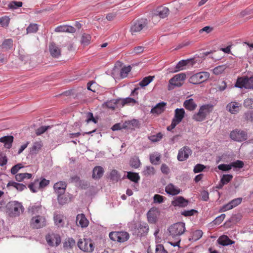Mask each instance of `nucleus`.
<instances>
[{"label":"nucleus","instance_id":"nucleus-22","mask_svg":"<svg viewBox=\"0 0 253 253\" xmlns=\"http://www.w3.org/2000/svg\"><path fill=\"white\" fill-rule=\"evenodd\" d=\"M49 50L51 55L53 57L58 58L61 55L60 48L54 43L49 45Z\"/></svg>","mask_w":253,"mask_h":253},{"label":"nucleus","instance_id":"nucleus-18","mask_svg":"<svg viewBox=\"0 0 253 253\" xmlns=\"http://www.w3.org/2000/svg\"><path fill=\"white\" fill-rule=\"evenodd\" d=\"M42 207L39 203H36L29 206L28 212L33 216L36 215H42Z\"/></svg>","mask_w":253,"mask_h":253},{"label":"nucleus","instance_id":"nucleus-47","mask_svg":"<svg viewBox=\"0 0 253 253\" xmlns=\"http://www.w3.org/2000/svg\"><path fill=\"white\" fill-rule=\"evenodd\" d=\"M91 36L89 34H84L82 35L81 43L84 45H87L90 43Z\"/></svg>","mask_w":253,"mask_h":253},{"label":"nucleus","instance_id":"nucleus-21","mask_svg":"<svg viewBox=\"0 0 253 253\" xmlns=\"http://www.w3.org/2000/svg\"><path fill=\"white\" fill-rule=\"evenodd\" d=\"M67 185L65 182L59 181L54 185V189L57 194H64Z\"/></svg>","mask_w":253,"mask_h":253},{"label":"nucleus","instance_id":"nucleus-33","mask_svg":"<svg viewBox=\"0 0 253 253\" xmlns=\"http://www.w3.org/2000/svg\"><path fill=\"white\" fill-rule=\"evenodd\" d=\"M42 146V142L36 141L33 143V146L30 149V154L32 155H36Z\"/></svg>","mask_w":253,"mask_h":253},{"label":"nucleus","instance_id":"nucleus-35","mask_svg":"<svg viewBox=\"0 0 253 253\" xmlns=\"http://www.w3.org/2000/svg\"><path fill=\"white\" fill-rule=\"evenodd\" d=\"M126 178L135 183H138L140 179L139 174L136 172L128 171L127 172Z\"/></svg>","mask_w":253,"mask_h":253},{"label":"nucleus","instance_id":"nucleus-60","mask_svg":"<svg viewBox=\"0 0 253 253\" xmlns=\"http://www.w3.org/2000/svg\"><path fill=\"white\" fill-rule=\"evenodd\" d=\"M22 168H23V166L20 163L15 165L11 169V173L12 174H15L19 171V170Z\"/></svg>","mask_w":253,"mask_h":253},{"label":"nucleus","instance_id":"nucleus-58","mask_svg":"<svg viewBox=\"0 0 253 253\" xmlns=\"http://www.w3.org/2000/svg\"><path fill=\"white\" fill-rule=\"evenodd\" d=\"M225 216L226 215L224 213L221 214L220 215L216 217L215 219L212 221V223L215 225L220 224L225 218Z\"/></svg>","mask_w":253,"mask_h":253},{"label":"nucleus","instance_id":"nucleus-15","mask_svg":"<svg viewBox=\"0 0 253 253\" xmlns=\"http://www.w3.org/2000/svg\"><path fill=\"white\" fill-rule=\"evenodd\" d=\"M191 154V150L188 147L184 146L179 150L177 159L179 161H184L187 160Z\"/></svg>","mask_w":253,"mask_h":253},{"label":"nucleus","instance_id":"nucleus-10","mask_svg":"<svg viewBox=\"0 0 253 253\" xmlns=\"http://www.w3.org/2000/svg\"><path fill=\"white\" fill-rule=\"evenodd\" d=\"M109 236L111 240L120 243L124 242L129 238L128 233L125 231L111 232L109 233Z\"/></svg>","mask_w":253,"mask_h":253},{"label":"nucleus","instance_id":"nucleus-27","mask_svg":"<svg viewBox=\"0 0 253 253\" xmlns=\"http://www.w3.org/2000/svg\"><path fill=\"white\" fill-rule=\"evenodd\" d=\"M239 103L237 102H231L226 106V109L231 114H235L239 111Z\"/></svg>","mask_w":253,"mask_h":253},{"label":"nucleus","instance_id":"nucleus-16","mask_svg":"<svg viewBox=\"0 0 253 253\" xmlns=\"http://www.w3.org/2000/svg\"><path fill=\"white\" fill-rule=\"evenodd\" d=\"M169 14V9L166 7H159L152 13V18L159 16L161 18H164Z\"/></svg>","mask_w":253,"mask_h":253},{"label":"nucleus","instance_id":"nucleus-14","mask_svg":"<svg viewBox=\"0 0 253 253\" xmlns=\"http://www.w3.org/2000/svg\"><path fill=\"white\" fill-rule=\"evenodd\" d=\"M185 114V110L183 108H176L174 111V115L172 121V126L177 125L182 120Z\"/></svg>","mask_w":253,"mask_h":253},{"label":"nucleus","instance_id":"nucleus-11","mask_svg":"<svg viewBox=\"0 0 253 253\" xmlns=\"http://www.w3.org/2000/svg\"><path fill=\"white\" fill-rule=\"evenodd\" d=\"M230 137L234 141L242 142L247 139L248 134L245 131L235 129L231 132Z\"/></svg>","mask_w":253,"mask_h":253},{"label":"nucleus","instance_id":"nucleus-41","mask_svg":"<svg viewBox=\"0 0 253 253\" xmlns=\"http://www.w3.org/2000/svg\"><path fill=\"white\" fill-rule=\"evenodd\" d=\"M39 29V25L36 23H31L26 29L27 34L36 33Z\"/></svg>","mask_w":253,"mask_h":253},{"label":"nucleus","instance_id":"nucleus-43","mask_svg":"<svg viewBox=\"0 0 253 253\" xmlns=\"http://www.w3.org/2000/svg\"><path fill=\"white\" fill-rule=\"evenodd\" d=\"M75 245V241L73 238H68L63 244V247L65 249H71Z\"/></svg>","mask_w":253,"mask_h":253},{"label":"nucleus","instance_id":"nucleus-3","mask_svg":"<svg viewBox=\"0 0 253 253\" xmlns=\"http://www.w3.org/2000/svg\"><path fill=\"white\" fill-rule=\"evenodd\" d=\"M129 227L133 234L139 237L145 236L149 230L148 225L145 222H139L137 224L132 222L130 224Z\"/></svg>","mask_w":253,"mask_h":253},{"label":"nucleus","instance_id":"nucleus-17","mask_svg":"<svg viewBox=\"0 0 253 253\" xmlns=\"http://www.w3.org/2000/svg\"><path fill=\"white\" fill-rule=\"evenodd\" d=\"M188 203L189 201L182 196L175 197L171 202V205L173 206L180 208L186 207L188 205Z\"/></svg>","mask_w":253,"mask_h":253},{"label":"nucleus","instance_id":"nucleus-23","mask_svg":"<svg viewBox=\"0 0 253 253\" xmlns=\"http://www.w3.org/2000/svg\"><path fill=\"white\" fill-rule=\"evenodd\" d=\"M55 31L56 32H67L70 33H73L75 32V28L71 26L63 25L57 27L55 29Z\"/></svg>","mask_w":253,"mask_h":253},{"label":"nucleus","instance_id":"nucleus-32","mask_svg":"<svg viewBox=\"0 0 253 253\" xmlns=\"http://www.w3.org/2000/svg\"><path fill=\"white\" fill-rule=\"evenodd\" d=\"M218 243L222 246L231 245L234 244L235 242L230 240L227 235H222L219 237L217 240Z\"/></svg>","mask_w":253,"mask_h":253},{"label":"nucleus","instance_id":"nucleus-63","mask_svg":"<svg viewBox=\"0 0 253 253\" xmlns=\"http://www.w3.org/2000/svg\"><path fill=\"white\" fill-rule=\"evenodd\" d=\"M242 201V198H237L231 200L230 202L231 206H232L233 209L239 205H240Z\"/></svg>","mask_w":253,"mask_h":253},{"label":"nucleus","instance_id":"nucleus-28","mask_svg":"<svg viewBox=\"0 0 253 253\" xmlns=\"http://www.w3.org/2000/svg\"><path fill=\"white\" fill-rule=\"evenodd\" d=\"M104 172L103 168L101 166L95 167L92 170V178L95 179H100Z\"/></svg>","mask_w":253,"mask_h":253},{"label":"nucleus","instance_id":"nucleus-9","mask_svg":"<svg viewBox=\"0 0 253 253\" xmlns=\"http://www.w3.org/2000/svg\"><path fill=\"white\" fill-rule=\"evenodd\" d=\"M46 224L45 217L43 215H36L32 217L30 221L31 226L35 229L41 228Z\"/></svg>","mask_w":253,"mask_h":253},{"label":"nucleus","instance_id":"nucleus-5","mask_svg":"<svg viewBox=\"0 0 253 253\" xmlns=\"http://www.w3.org/2000/svg\"><path fill=\"white\" fill-rule=\"evenodd\" d=\"M6 207L9 215L12 217L19 216L24 209L22 204L17 201L9 202Z\"/></svg>","mask_w":253,"mask_h":253},{"label":"nucleus","instance_id":"nucleus-40","mask_svg":"<svg viewBox=\"0 0 253 253\" xmlns=\"http://www.w3.org/2000/svg\"><path fill=\"white\" fill-rule=\"evenodd\" d=\"M13 45V41L11 39H8L5 40L0 47L1 48L5 49V50L10 49Z\"/></svg>","mask_w":253,"mask_h":253},{"label":"nucleus","instance_id":"nucleus-45","mask_svg":"<svg viewBox=\"0 0 253 253\" xmlns=\"http://www.w3.org/2000/svg\"><path fill=\"white\" fill-rule=\"evenodd\" d=\"M131 67L129 65L122 68L120 71V77L121 78H125L127 76L129 72H130Z\"/></svg>","mask_w":253,"mask_h":253},{"label":"nucleus","instance_id":"nucleus-34","mask_svg":"<svg viewBox=\"0 0 253 253\" xmlns=\"http://www.w3.org/2000/svg\"><path fill=\"white\" fill-rule=\"evenodd\" d=\"M7 187H13L19 191H22L26 188V186L22 184L17 183L13 181H10L7 184Z\"/></svg>","mask_w":253,"mask_h":253},{"label":"nucleus","instance_id":"nucleus-48","mask_svg":"<svg viewBox=\"0 0 253 253\" xmlns=\"http://www.w3.org/2000/svg\"><path fill=\"white\" fill-rule=\"evenodd\" d=\"M226 67L225 65L218 66L215 67L213 70V73L216 75H218L222 73L225 70Z\"/></svg>","mask_w":253,"mask_h":253},{"label":"nucleus","instance_id":"nucleus-1","mask_svg":"<svg viewBox=\"0 0 253 253\" xmlns=\"http://www.w3.org/2000/svg\"><path fill=\"white\" fill-rule=\"evenodd\" d=\"M213 106L210 104H205L200 107L198 111L192 116V119L196 122H202L212 110Z\"/></svg>","mask_w":253,"mask_h":253},{"label":"nucleus","instance_id":"nucleus-49","mask_svg":"<svg viewBox=\"0 0 253 253\" xmlns=\"http://www.w3.org/2000/svg\"><path fill=\"white\" fill-rule=\"evenodd\" d=\"M244 119L246 121L253 122V110L247 111L243 115Z\"/></svg>","mask_w":253,"mask_h":253},{"label":"nucleus","instance_id":"nucleus-13","mask_svg":"<svg viewBox=\"0 0 253 253\" xmlns=\"http://www.w3.org/2000/svg\"><path fill=\"white\" fill-rule=\"evenodd\" d=\"M46 240L50 246H58L61 243L60 236L57 234L52 233L46 236Z\"/></svg>","mask_w":253,"mask_h":253},{"label":"nucleus","instance_id":"nucleus-37","mask_svg":"<svg viewBox=\"0 0 253 253\" xmlns=\"http://www.w3.org/2000/svg\"><path fill=\"white\" fill-rule=\"evenodd\" d=\"M120 99H113L106 102V106L107 108L111 109H115L116 108L120 107Z\"/></svg>","mask_w":253,"mask_h":253},{"label":"nucleus","instance_id":"nucleus-53","mask_svg":"<svg viewBox=\"0 0 253 253\" xmlns=\"http://www.w3.org/2000/svg\"><path fill=\"white\" fill-rule=\"evenodd\" d=\"M231 168L241 169L244 166V163L241 160H237L231 163Z\"/></svg>","mask_w":253,"mask_h":253},{"label":"nucleus","instance_id":"nucleus-50","mask_svg":"<svg viewBox=\"0 0 253 253\" xmlns=\"http://www.w3.org/2000/svg\"><path fill=\"white\" fill-rule=\"evenodd\" d=\"M23 3L21 1H12L8 5L9 9H17L22 6Z\"/></svg>","mask_w":253,"mask_h":253},{"label":"nucleus","instance_id":"nucleus-39","mask_svg":"<svg viewBox=\"0 0 253 253\" xmlns=\"http://www.w3.org/2000/svg\"><path fill=\"white\" fill-rule=\"evenodd\" d=\"M110 179L114 182H118L121 178V175L116 169H113L110 173Z\"/></svg>","mask_w":253,"mask_h":253},{"label":"nucleus","instance_id":"nucleus-19","mask_svg":"<svg viewBox=\"0 0 253 253\" xmlns=\"http://www.w3.org/2000/svg\"><path fill=\"white\" fill-rule=\"evenodd\" d=\"M167 103L162 102L157 104L151 110V113L153 114L160 115L165 110L166 108Z\"/></svg>","mask_w":253,"mask_h":253},{"label":"nucleus","instance_id":"nucleus-6","mask_svg":"<svg viewBox=\"0 0 253 253\" xmlns=\"http://www.w3.org/2000/svg\"><path fill=\"white\" fill-rule=\"evenodd\" d=\"M235 86L240 88H253V76L250 77L243 76L238 78Z\"/></svg>","mask_w":253,"mask_h":253},{"label":"nucleus","instance_id":"nucleus-2","mask_svg":"<svg viewBox=\"0 0 253 253\" xmlns=\"http://www.w3.org/2000/svg\"><path fill=\"white\" fill-rule=\"evenodd\" d=\"M148 22L147 19L141 18L134 21L131 23L129 32L131 35H136L139 33L143 30H146L148 28Z\"/></svg>","mask_w":253,"mask_h":253},{"label":"nucleus","instance_id":"nucleus-51","mask_svg":"<svg viewBox=\"0 0 253 253\" xmlns=\"http://www.w3.org/2000/svg\"><path fill=\"white\" fill-rule=\"evenodd\" d=\"M233 178V175L231 174H224L220 179V182L223 184H227Z\"/></svg>","mask_w":253,"mask_h":253},{"label":"nucleus","instance_id":"nucleus-4","mask_svg":"<svg viewBox=\"0 0 253 253\" xmlns=\"http://www.w3.org/2000/svg\"><path fill=\"white\" fill-rule=\"evenodd\" d=\"M185 230V225L184 222H177L171 225L168 231L169 235L172 238H180L179 236L183 234Z\"/></svg>","mask_w":253,"mask_h":253},{"label":"nucleus","instance_id":"nucleus-55","mask_svg":"<svg viewBox=\"0 0 253 253\" xmlns=\"http://www.w3.org/2000/svg\"><path fill=\"white\" fill-rule=\"evenodd\" d=\"M197 212L198 211L197 210L192 209L190 210H184L181 212V214L184 216H190L193 215Z\"/></svg>","mask_w":253,"mask_h":253},{"label":"nucleus","instance_id":"nucleus-8","mask_svg":"<svg viewBox=\"0 0 253 253\" xmlns=\"http://www.w3.org/2000/svg\"><path fill=\"white\" fill-rule=\"evenodd\" d=\"M186 79L185 73H181L176 74L169 81L168 89L170 90L175 87H180L183 84V82Z\"/></svg>","mask_w":253,"mask_h":253},{"label":"nucleus","instance_id":"nucleus-44","mask_svg":"<svg viewBox=\"0 0 253 253\" xmlns=\"http://www.w3.org/2000/svg\"><path fill=\"white\" fill-rule=\"evenodd\" d=\"M161 156L159 154H151L150 156V162L155 165H158L160 161Z\"/></svg>","mask_w":253,"mask_h":253},{"label":"nucleus","instance_id":"nucleus-24","mask_svg":"<svg viewBox=\"0 0 253 253\" xmlns=\"http://www.w3.org/2000/svg\"><path fill=\"white\" fill-rule=\"evenodd\" d=\"M183 106L187 110L193 111L196 109L197 107V105L193 99L190 98L186 99L184 101Z\"/></svg>","mask_w":253,"mask_h":253},{"label":"nucleus","instance_id":"nucleus-12","mask_svg":"<svg viewBox=\"0 0 253 253\" xmlns=\"http://www.w3.org/2000/svg\"><path fill=\"white\" fill-rule=\"evenodd\" d=\"M79 248L82 251L86 252H91L94 250L93 243L88 239L80 240L78 242Z\"/></svg>","mask_w":253,"mask_h":253},{"label":"nucleus","instance_id":"nucleus-57","mask_svg":"<svg viewBox=\"0 0 253 253\" xmlns=\"http://www.w3.org/2000/svg\"><path fill=\"white\" fill-rule=\"evenodd\" d=\"M58 202L61 205L65 204L68 201V199L64 194H58Z\"/></svg>","mask_w":253,"mask_h":253},{"label":"nucleus","instance_id":"nucleus-7","mask_svg":"<svg viewBox=\"0 0 253 253\" xmlns=\"http://www.w3.org/2000/svg\"><path fill=\"white\" fill-rule=\"evenodd\" d=\"M210 73L208 72H201L192 75L189 79V82L193 84H201L210 78Z\"/></svg>","mask_w":253,"mask_h":253},{"label":"nucleus","instance_id":"nucleus-46","mask_svg":"<svg viewBox=\"0 0 253 253\" xmlns=\"http://www.w3.org/2000/svg\"><path fill=\"white\" fill-rule=\"evenodd\" d=\"M154 173V168L152 166H146L144 168V170L142 171V174L146 176L153 175Z\"/></svg>","mask_w":253,"mask_h":253},{"label":"nucleus","instance_id":"nucleus-54","mask_svg":"<svg viewBox=\"0 0 253 253\" xmlns=\"http://www.w3.org/2000/svg\"><path fill=\"white\" fill-rule=\"evenodd\" d=\"M244 106L248 109H253V99L247 98L244 101Z\"/></svg>","mask_w":253,"mask_h":253},{"label":"nucleus","instance_id":"nucleus-64","mask_svg":"<svg viewBox=\"0 0 253 253\" xmlns=\"http://www.w3.org/2000/svg\"><path fill=\"white\" fill-rule=\"evenodd\" d=\"M155 253H168L162 244L157 245L155 249Z\"/></svg>","mask_w":253,"mask_h":253},{"label":"nucleus","instance_id":"nucleus-29","mask_svg":"<svg viewBox=\"0 0 253 253\" xmlns=\"http://www.w3.org/2000/svg\"><path fill=\"white\" fill-rule=\"evenodd\" d=\"M64 216L62 214L57 212L54 213L53 219L55 224L58 227H62L64 225Z\"/></svg>","mask_w":253,"mask_h":253},{"label":"nucleus","instance_id":"nucleus-61","mask_svg":"<svg viewBox=\"0 0 253 253\" xmlns=\"http://www.w3.org/2000/svg\"><path fill=\"white\" fill-rule=\"evenodd\" d=\"M9 18L7 16L2 17L0 18V24L3 27H7L9 23Z\"/></svg>","mask_w":253,"mask_h":253},{"label":"nucleus","instance_id":"nucleus-26","mask_svg":"<svg viewBox=\"0 0 253 253\" xmlns=\"http://www.w3.org/2000/svg\"><path fill=\"white\" fill-rule=\"evenodd\" d=\"M165 191L168 194L174 196L180 193V189L173 184L169 183L165 187Z\"/></svg>","mask_w":253,"mask_h":253},{"label":"nucleus","instance_id":"nucleus-31","mask_svg":"<svg viewBox=\"0 0 253 253\" xmlns=\"http://www.w3.org/2000/svg\"><path fill=\"white\" fill-rule=\"evenodd\" d=\"M191 62V59L182 60L178 62L175 67L174 72L186 69L185 67Z\"/></svg>","mask_w":253,"mask_h":253},{"label":"nucleus","instance_id":"nucleus-59","mask_svg":"<svg viewBox=\"0 0 253 253\" xmlns=\"http://www.w3.org/2000/svg\"><path fill=\"white\" fill-rule=\"evenodd\" d=\"M218 169L219 170H221L222 171H229V170H230L232 169L231 163L230 164H228V165L224 164H220L218 166Z\"/></svg>","mask_w":253,"mask_h":253},{"label":"nucleus","instance_id":"nucleus-62","mask_svg":"<svg viewBox=\"0 0 253 253\" xmlns=\"http://www.w3.org/2000/svg\"><path fill=\"white\" fill-rule=\"evenodd\" d=\"M144 48L145 47L142 46H136L133 49L131 53L134 54H140L144 51Z\"/></svg>","mask_w":253,"mask_h":253},{"label":"nucleus","instance_id":"nucleus-52","mask_svg":"<svg viewBox=\"0 0 253 253\" xmlns=\"http://www.w3.org/2000/svg\"><path fill=\"white\" fill-rule=\"evenodd\" d=\"M163 134L161 132H159L156 135H153L149 137V139L153 142L159 141L163 138Z\"/></svg>","mask_w":253,"mask_h":253},{"label":"nucleus","instance_id":"nucleus-25","mask_svg":"<svg viewBox=\"0 0 253 253\" xmlns=\"http://www.w3.org/2000/svg\"><path fill=\"white\" fill-rule=\"evenodd\" d=\"M14 137L12 135H6L0 138V142L4 143V146L7 149H10L12 146Z\"/></svg>","mask_w":253,"mask_h":253},{"label":"nucleus","instance_id":"nucleus-20","mask_svg":"<svg viewBox=\"0 0 253 253\" xmlns=\"http://www.w3.org/2000/svg\"><path fill=\"white\" fill-rule=\"evenodd\" d=\"M76 223L78 226L82 228L86 227L88 225V221L83 213L79 214L76 217Z\"/></svg>","mask_w":253,"mask_h":253},{"label":"nucleus","instance_id":"nucleus-36","mask_svg":"<svg viewBox=\"0 0 253 253\" xmlns=\"http://www.w3.org/2000/svg\"><path fill=\"white\" fill-rule=\"evenodd\" d=\"M141 162L137 156H133L131 157L129 161V165L134 169H138L141 166Z\"/></svg>","mask_w":253,"mask_h":253},{"label":"nucleus","instance_id":"nucleus-30","mask_svg":"<svg viewBox=\"0 0 253 253\" xmlns=\"http://www.w3.org/2000/svg\"><path fill=\"white\" fill-rule=\"evenodd\" d=\"M120 107H123L126 105H134L136 103L138 104L136 100L131 97L120 98Z\"/></svg>","mask_w":253,"mask_h":253},{"label":"nucleus","instance_id":"nucleus-38","mask_svg":"<svg viewBox=\"0 0 253 253\" xmlns=\"http://www.w3.org/2000/svg\"><path fill=\"white\" fill-rule=\"evenodd\" d=\"M203 234V233L201 230H196L193 232L191 237L189 238V240L196 241L202 237Z\"/></svg>","mask_w":253,"mask_h":253},{"label":"nucleus","instance_id":"nucleus-42","mask_svg":"<svg viewBox=\"0 0 253 253\" xmlns=\"http://www.w3.org/2000/svg\"><path fill=\"white\" fill-rule=\"evenodd\" d=\"M154 76H149L145 77L143 80L139 83V84L141 87H145L148 85L154 79Z\"/></svg>","mask_w":253,"mask_h":253},{"label":"nucleus","instance_id":"nucleus-56","mask_svg":"<svg viewBox=\"0 0 253 253\" xmlns=\"http://www.w3.org/2000/svg\"><path fill=\"white\" fill-rule=\"evenodd\" d=\"M50 127V126H42L36 129V133L38 136L41 135Z\"/></svg>","mask_w":253,"mask_h":253}]
</instances>
